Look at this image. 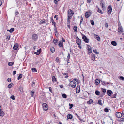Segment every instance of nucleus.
Returning <instances> with one entry per match:
<instances>
[{"label":"nucleus","instance_id":"31","mask_svg":"<svg viewBox=\"0 0 124 124\" xmlns=\"http://www.w3.org/2000/svg\"><path fill=\"white\" fill-rule=\"evenodd\" d=\"M95 94L97 95H99L100 94V92L98 90H96L95 92Z\"/></svg>","mask_w":124,"mask_h":124},{"label":"nucleus","instance_id":"32","mask_svg":"<svg viewBox=\"0 0 124 124\" xmlns=\"http://www.w3.org/2000/svg\"><path fill=\"white\" fill-rule=\"evenodd\" d=\"M91 59L93 60H95V54H93L91 57Z\"/></svg>","mask_w":124,"mask_h":124},{"label":"nucleus","instance_id":"7","mask_svg":"<svg viewBox=\"0 0 124 124\" xmlns=\"http://www.w3.org/2000/svg\"><path fill=\"white\" fill-rule=\"evenodd\" d=\"M107 10L108 11V14H110L112 11V8L111 5H109L108 7L107 8Z\"/></svg>","mask_w":124,"mask_h":124},{"label":"nucleus","instance_id":"21","mask_svg":"<svg viewBox=\"0 0 124 124\" xmlns=\"http://www.w3.org/2000/svg\"><path fill=\"white\" fill-rule=\"evenodd\" d=\"M51 21L52 23L54 24V27H55V24H56L55 22L54 21L52 18L51 17Z\"/></svg>","mask_w":124,"mask_h":124},{"label":"nucleus","instance_id":"47","mask_svg":"<svg viewBox=\"0 0 124 124\" xmlns=\"http://www.w3.org/2000/svg\"><path fill=\"white\" fill-rule=\"evenodd\" d=\"M90 22L91 23L92 25H94V22L93 20H91Z\"/></svg>","mask_w":124,"mask_h":124},{"label":"nucleus","instance_id":"5","mask_svg":"<svg viewBox=\"0 0 124 124\" xmlns=\"http://www.w3.org/2000/svg\"><path fill=\"white\" fill-rule=\"evenodd\" d=\"M32 38L33 40L34 41L37 40L38 38V36L37 34H33L32 35Z\"/></svg>","mask_w":124,"mask_h":124},{"label":"nucleus","instance_id":"64","mask_svg":"<svg viewBox=\"0 0 124 124\" xmlns=\"http://www.w3.org/2000/svg\"><path fill=\"white\" fill-rule=\"evenodd\" d=\"M18 14H19V12L18 11H17L15 13L16 15H17Z\"/></svg>","mask_w":124,"mask_h":124},{"label":"nucleus","instance_id":"54","mask_svg":"<svg viewBox=\"0 0 124 124\" xmlns=\"http://www.w3.org/2000/svg\"><path fill=\"white\" fill-rule=\"evenodd\" d=\"M10 98L13 100L15 99V96L14 95L11 96L10 97Z\"/></svg>","mask_w":124,"mask_h":124},{"label":"nucleus","instance_id":"8","mask_svg":"<svg viewBox=\"0 0 124 124\" xmlns=\"http://www.w3.org/2000/svg\"><path fill=\"white\" fill-rule=\"evenodd\" d=\"M91 12H87L85 14V16L86 18H88L91 14Z\"/></svg>","mask_w":124,"mask_h":124},{"label":"nucleus","instance_id":"16","mask_svg":"<svg viewBox=\"0 0 124 124\" xmlns=\"http://www.w3.org/2000/svg\"><path fill=\"white\" fill-rule=\"evenodd\" d=\"M118 31L119 32H123V29L122 27H119L118 30Z\"/></svg>","mask_w":124,"mask_h":124},{"label":"nucleus","instance_id":"36","mask_svg":"<svg viewBox=\"0 0 124 124\" xmlns=\"http://www.w3.org/2000/svg\"><path fill=\"white\" fill-rule=\"evenodd\" d=\"M98 8V10L97 11V12L101 13V14H102L103 13V12L101 10H100Z\"/></svg>","mask_w":124,"mask_h":124},{"label":"nucleus","instance_id":"44","mask_svg":"<svg viewBox=\"0 0 124 124\" xmlns=\"http://www.w3.org/2000/svg\"><path fill=\"white\" fill-rule=\"evenodd\" d=\"M119 79L123 81L124 80V77L122 76L120 77Z\"/></svg>","mask_w":124,"mask_h":124},{"label":"nucleus","instance_id":"27","mask_svg":"<svg viewBox=\"0 0 124 124\" xmlns=\"http://www.w3.org/2000/svg\"><path fill=\"white\" fill-rule=\"evenodd\" d=\"M50 50L52 53L54 52L55 51V49L53 47H52L50 48Z\"/></svg>","mask_w":124,"mask_h":124},{"label":"nucleus","instance_id":"28","mask_svg":"<svg viewBox=\"0 0 124 124\" xmlns=\"http://www.w3.org/2000/svg\"><path fill=\"white\" fill-rule=\"evenodd\" d=\"M73 29L74 31V32H76L77 31V27L76 26H74V27Z\"/></svg>","mask_w":124,"mask_h":124},{"label":"nucleus","instance_id":"60","mask_svg":"<svg viewBox=\"0 0 124 124\" xmlns=\"http://www.w3.org/2000/svg\"><path fill=\"white\" fill-rule=\"evenodd\" d=\"M58 16V15H55L54 16V18H56V20H58V18L56 17L57 16Z\"/></svg>","mask_w":124,"mask_h":124},{"label":"nucleus","instance_id":"35","mask_svg":"<svg viewBox=\"0 0 124 124\" xmlns=\"http://www.w3.org/2000/svg\"><path fill=\"white\" fill-rule=\"evenodd\" d=\"M100 4L101 6H102L103 8L104 9L105 8V6L104 4L102 3H100Z\"/></svg>","mask_w":124,"mask_h":124},{"label":"nucleus","instance_id":"20","mask_svg":"<svg viewBox=\"0 0 124 124\" xmlns=\"http://www.w3.org/2000/svg\"><path fill=\"white\" fill-rule=\"evenodd\" d=\"M46 23V21L45 19L41 20L40 22V23L41 24H43Z\"/></svg>","mask_w":124,"mask_h":124},{"label":"nucleus","instance_id":"45","mask_svg":"<svg viewBox=\"0 0 124 124\" xmlns=\"http://www.w3.org/2000/svg\"><path fill=\"white\" fill-rule=\"evenodd\" d=\"M102 84L104 85H107V82L105 81L102 82Z\"/></svg>","mask_w":124,"mask_h":124},{"label":"nucleus","instance_id":"59","mask_svg":"<svg viewBox=\"0 0 124 124\" xmlns=\"http://www.w3.org/2000/svg\"><path fill=\"white\" fill-rule=\"evenodd\" d=\"M35 83L34 82H33L32 84V87L33 86L35 85Z\"/></svg>","mask_w":124,"mask_h":124},{"label":"nucleus","instance_id":"52","mask_svg":"<svg viewBox=\"0 0 124 124\" xmlns=\"http://www.w3.org/2000/svg\"><path fill=\"white\" fill-rule=\"evenodd\" d=\"M55 34L56 37H58L59 36V33L57 31H56L55 32Z\"/></svg>","mask_w":124,"mask_h":124},{"label":"nucleus","instance_id":"6","mask_svg":"<svg viewBox=\"0 0 124 124\" xmlns=\"http://www.w3.org/2000/svg\"><path fill=\"white\" fill-rule=\"evenodd\" d=\"M115 115L117 117L119 118H121L122 116V113L119 112H116L115 114Z\"/></svg>","mask_w":124,"mask_h":124},{"label":"nucleus","instance_id":"3","mask_svg":"<svg viewBox=\"0 0 124 124\" xmlns=\"http://www.w3.org/2000/svg\"><path fill=\"white\" fill-rule=\"evenodd\" d=\"M82 38L86 43H88L89 42V39L87 38L86 36L83 34H82Z\"/></svg>","mask_w":124,"mask_h":124},{"label":"nucleus","instance_id":"10","mask_svg":"<svg viewBox=\"0 0 124 124\" xmlns=\"http://www.w3.org/2000/svg\"><path fill=\"white\" fill-rule=\"evenodd\" d=\"M76 42L78 45H79L81 44V40L78 38V39L76 40Z\"/></svg>","mask_w":124,"mask_h":124},{"label":"nucleus","instance_id":"58","mask_svg":"<svg viewBox=\"0 0 124 124\" xmlns=\"http://www.w3.org/2000/svg\"><path fill=\"white\" fill-rule=\"evenodd\" d=\"M54 3L56 4H58V2L56 0H54Z\"/></svg>","mask_w":124,"mask_h":124},{"label":"nucleus","instance_id":"18","mask_svg":"<svg viewBox=\"0 0 124 124\" xmlns=\"http://www.w3.org/2000/svg\"><path fill=\"white\" fill-rule=\"evenodd\" d=\"M94 36L98 41H99L100 40V38L98 36L95 35Z\"/></svg>","mask_w":124,"mask_h":124},{"label":"nucleus","instance_id":"13","mask_svg":"<svg viewBox=\"0 0 124 124\" xmlns=\"http://www.w3.org/2000/svg\"><path fill=\"white\" fill-rule=\"evenodd\" d=\"M87 47L88 48V51L89 53H92L91 47L89 45H87Z\"/></svg>","mask_w":124,"mask_h":124},{"label":"nucleus","instance_id":"23","mask_svg":"<svg viewBox=\"0 0 124 124\" xmlns=\"http://www.w3.org/2000/svg\"><path fill=\"white\" fill-rule=\"evenodd\" d=\"M101 89L102 90V92L103 93V96L105 95V92L106 91V89H103V88H102Z\"/></svg>","mask_w":124,"mask_h":124},{"label":"nucleus","instance_id":"55","mask_svg":"<svg viewBox=\"0 0 124 124\" xmlns=\"http://www.w3.org/2000/svg\"><path fill=\"white\" fill-rule=\"evenodd\" d=\"M105 27L107 28L108 27V24L107 23H105Z\"/></svg>","mask_w":124,"mask_h":124},{"label":"nucleus","instance_id":"49","mask_svg":"<svg viewBox=\"0 0 124 124\" xmlns=\"http://www.w3.org/2000/svg\"><path fill=\"white\" fill-rule=\"evenodd\" d=\"M83 21V19L82 17H81V20L80 21V25L81 24L82 21Z\"/></svg>","mask_w":124,"mask_h":124},{"label":"nucleus","instance_id":"46","mask_svg":"<svg viewBox=\"0 0 124 124\" xmlns=\"http://www.w3.org/2000/svg\"><path fill=\"white\" fill-rule=\"evenodd\" d=\"M104 110L105 112H108L109 111L108 109L107 108H104Z\"/></svg>","mask_w":124,"mask_h":124},{"label":"nucleus","instance_id":"37","mask_svg":"<svg viewBox=\"0 0 124 124\" xmlns=\"http://www.w3.org/2000/svg\"><path fill=\"white\" fill-rule=\"evenodd\" d=\"M53 41L54 43L55 44H57L58 42V40L57 39H53Z\"/></svg>","mask_w":124,"mask_h":124},{"label":"nucleus","instance_id":"2","mask_svg":"<svg viewBox=\"0 0 124 124\" xmlns=\"http://www.w3.org/2000/svg\"><path fill=\"white\" fill-rule=\"evenodd\" d=\"M76 85V82L74 80L71 81L70 83L69 86H70L73 88H74L75 87Z\"/></svg>","mask_w":124,"mask_h":124},{"label":"nucleus","instance_id":"29","mask_svg":"<svg viewBox=\"0 0 124 124\" xmlns=\"http://www.w3.org/2000/svg\"><path fill=\"white\" fill-rule=\"evenodd\" d=\"M116 95L117 93H115V94L112 95L111 96V97L112 98H115L116 97Z\"/></svg>","mask_w":124,"mask_h":124},{"label":"nucleus","instance_id":"11","mask_svg":"<svg viewBox=\"0 0 124 124\" xmlns=\"http://www.w3.org/2000/svg\"><path fill=\"white\" fill-rule=\"evenodd\" d=\"M80 91V86H78L76 88V93H79Z\"/></svg>","mask_w":124,"mask_h":124},{"label":"nucleus","instance_id":"19","mask_svg":"<svg viewBox=\"0 0 124 124\" xmlns=\"http://www.w3.org/2000/svg\"><path fill=\"white\" fill-rule=\"evenodd\" d=\"M98 103L99 105H102V100H98Z\"/></svg>","mask_w":124,"mask_h":124},{"label":"nucleus","instance_id":"33","mask_svg":"<svg viewBox=\"0 0 124 124\" xmlns=\"http://www.w3.org/2000/svg\"><path fill=\"white\" fill-rule=\"evenodd\" d=\"M13 85V83H11L8 85V88H11L12 87V85Z\"/></svg>","mask_w":124,"mask_h":124},{"label":"nucleus","instance_id":"30","mask_svg":"<svg viewBox=\"0 0 124 124\" xmlns=\"http://www.w3.org/2000/svg\"><path fill=\"white\" fill-rule=\"evenodd\" d=\"M93 103V100L91 99H90V100L88 101L87 103L88 104H90L91 103Z\"/></svg>","mask_w":124,"mask_h":124},{"label":"nucleus","instance_id":"22","mask_svg":"<svg viewBox=\"0 0 124 124\" xmlns=\"http://www.w3.org/2000/svg\"><path fill=\"white\" fill-rule=\"evenodd\" d=\"M56 78L54 76H53L52 77V81L54 82L56 81Z\"/></svg>","mask_w":124,"mask_h":124},{"label":"nucleus","instance_id":"41","mask_svg":"<svg viewBox=\"0 0 124 124\" xmlns=\"http://www.w3.org/2000/svg\"><path fill=\"white\" fill-rule=\"evenodd\" d=\"M69 106H70V107H69V108L70 109H71L72 108L73 106V104H71L70 103L69 104Z\"/></svg>","mask_w":124,"mask_h":124},{"label":"nucleus","instance_id":"42","mask_svg":"<svg viewBox=\"0 0 124 124\" xmlns=\"http://www.w3.org/2000/svg\"><path fill=\"white\" fill-rule=\"evenodd\" d=\"M34 93V92L33 91H31V97H33V96Z\"/></svg>","mask_w":124,"mask_h":124},{"label":"nucleus","instance_id":"39","mask_svg":"<svg viewBox=\"0 0 124 124\" xmlns=\"http://www.w3.org/2000/svg\"><path fill=\"white\" fill-rule=\"evenodd\" d=\"M14 30V28H12L9 30V32L10 33H11Z\"/></svg>","mask_w":124,"mask_h":124},{"label":"nucleus","instance_id":"12","mask_svg":"<svg viewBox=\"0 0 124 124\" xmlns=\"http://www.w3.org/2000/svg\"><path fill=\"white\" fill-rule=\"evenodd\" d=\"M67 119H71L72 118L73 116L71 114H69L67 116Z\"/></svg>","mask_w":124,"mask_h":124},{"label":"nucleus","instance_id":"43","mask_svg":"<svg viewBox=\"0 0 124 124\" xmlns=\"http://www.w3.org/2000/svg\"><path fill=\"white\" fill-rule=\"evenodd\" d=\"M22 77V74H19V76L18 77L17 79L18 80L20 79Z\"/></svg>","mask_w":124,"mask_h":124},{"label":"nucleus","instance_id":"17","mask_svg":"<svg viewBox=\"0 0 124 124\" xmlns=\"http://www.w3.org/2000/svg\"><path fill=\"white\" fill-rule=\"evenodd\" d=\"M111 44L112 45L114 46H116L117 45V43L116 42L114 41H112L111 42Z\"/></svg>","mask_w":124,"mask_h":124},{"label":"nucleus","instance_id":"56","mask_svg":"<svg viewBox=\"0 0 124 124\" xmlns=\"http://www.w3.org/2000/svg\"><path fill=\"white\" fill-rule=\"evenodd\" d=\"M119 121L120 122L124 121V118H121L120 119V120Z\"/></svg>","mask_w":124,"mask_h":124},{"label":"nucleus","instance_id":"50","mask_svg":"<svg viewBox=\"0 0 124 124\" xmlns=\"http://www.w3.org/2000/svg\"><path fill=\"white\" fill-rule=\"evenodd\" d=\"M10 36L9 35L7 36V37L6 38V39L8 40V41L10 39Z\"/></svg>","mask_w":124,"mask_h":124},{"label":"nucleus","instance_id":"4","mask_svg":"<svg viewBox=\"0 0 124 124\" xmlns=\"http://www.w3.org/2000/svg\"><path fill=\"white\" fill-rule=\"evenodd\" d=\"M42 106L44 111H46L48 109V106L46 103H43Z\"/></svg>","mask_w":124,"mask_h":124},{"label":"nucleus","instance_id":"34","mask_svg":"<svg viewBox=\"0 0 124 124\" xmlns=\"http://www.w3.org/2000/svg\"><path fill=\"white\" fill-rule=\"evenodd\" d=\"M14 64V62H10L8 63V65L9 66H11L13 65Z\"/></svg>","mask_w":124,"mask_h":124},{"label":"nucleus","instance_id":"40","mask_svg":"<svg viewBox=\"0 0 124 124\" xmlns=\"http://www.w3.org/2000/svg\"><path fill=\"white\" fill-rule=\"evenodd\" d=\"M31 70L33 72H36L37 71V70L35 68H32L31 69Z\"/></svg>","mask_w":124,"mask_h":124},{"label":"nucleus","instance_id":"53","mask_svg":"<svg viewBox=\"0 0 124 124\" xmlns=\"http://www.w3.org/2000/svg\"><path fill=\"white\" fill-rule=\"evenodd\" d=\"M93 51L94 53L96 54H99V52H97V50L96 49L94 50Z\"/></svg>","mask_w":124,"mask_h":124},{"label":"nucleus","instance_id":"62","mask_svg":"<svg viewBox=\"0 0 124 124\" xmlns=\"http://www.w3.org/2000/svg\"><path fill=\"white\" fill-rule=\"evenodd\" d=\"M70 17H68L67 18V22H70Z\"/></svg>","mask_w":124,"mask_h":124},{"label":"nucleus","instance_id":"51","mask_svg":"<svg viewBox=\"0 0 124 124\" xmlns=\"http://www.w3.org/2000/svg\"><path fill=\"white\" fill-rule=\"evenodd\" d=\"M40 53V52H35L34 53V54L36 55H38Z\"/></svg>","mask_w":124,"mask_h":124},{"label":"nucleus","instance_id":"24","mask_svg":"<svg viewBox=\"0 0 124 124\" xmlns=\"http://www.w3.org/2000/svg\"><path fill=\"white\" fill-rule=\"evenodd\" d=\"M5 114V113L3 111H1L0 112V115L1 116H3Z\"/></svg>","mask_w":124,"mask_h":124},{"label":"nucleus","instance_id":"25","mask_svg":"<svg viewBox=\"0 0 124 124\" xmlns=\"http://www.w3.org/2000/svg\"><path fill=\"white\" fill-rule=\"evenodd\" d=\"M70 54L69 53H68V56H67V58L66 59V60L68 62L69 61V60L70 58Z\"/></svg>","mask_w":124,"mask_h":124},{"label":"nucleus","instance_id":"14","mask_svg":"<svg viewBox=\"0 0 124 124\" xmlns=\"http://www.w3.org/2000/svg\"><path fill=\"white\" fill-rule=\"evenodd\" d=\"M58 45L60 47H62V48H63V44L62 42L61 41H59V42Z\"/></svg>","mask_w":124,"mask_h":124},{"label":"nucleus","instance_id":"1","mask_svg":"<svg viewBox=\"0 0 124 124\" xmlns=\"http://www.w3.org/2000/svg\"><path fill=\"white\" fill-rule=\"evenodd\" d=\"M68 17L71 18L73 16L74 13L73 11L71 9H69L68 11Z\"/></svg>","mask_w":124,"mask_h":124},{"label":"nucleus","instance_id":"9","mask_svg":"<svg viewBox=\"0 0 124 124\" xmlns=\"http://www.w3.org/2000/svg\"><path fill=\"white\" fill-rule=\"evenodd\" d=\"M107 94L109 96H111L113 93V92L111 90H107Z\"/></svg>","mask_w":124,"mask_h":124},{"label":"nucleus","instance_id":"63","mask_svg":"<svg viewBox=\"0 0 124 124\" xmlns=\"http://www.w3.org/2000/svg\"><path fill=\"white\" fill-rule=\"evenodd\" d=\"M41 49H39L37 51V52H40V53L41 52Z\"/></svg>","mask_w":124,"mask_h":124},{"label":"nucleus","instance_id":"48","mask_svg":"<svg viewBox=\"0 0 124 124\" xmlns=\"http://www.w3.org/2000/svg\"><path fill=\"white\" fill-rule=\"evenodd\" d=\"M75 115L79 119V120H80V117L78 116L77 114L75 113Z\"/></svg>","mask_w":124,"mask_h":124},{"label":"nucleus","instance_id":"38","mask_svg":"<svg viewBox=\"0 0 124 124\" xmlns=\"http://www.w3.org/2000/svg\"><path fill=\"white\" fill-rule=\"evenodd\" d=\"M62 96L63 98H66L67 97V95L65 94H62Z\"/></svg>","mask_w":124,"mask_h":124},{"label":"nucleus","instance_id":"26","mask_svg":"<svg viewBox=\"0 0 124 124\" xmlns=\"http://www.w3.org/2000/svg\"><path fill=\"white\" fill-rule=\"evenodd\" d=\"M100 82V80L97 79L95 80V83L96 84V85H98L99 84Z\"/></svg>","mask_w":124,"mask_h":124},{"label":"nucleus","instance_id":"57","mask_svg":"<svg viewBox=\"0 0 124 124\" xmlns=\"http://www.w3.org/2000/svg\"><path fill=\"white\" fill-rule=\"evenodd\" d=\"M7 81L9 82H10L11 81V79L10 78H9L7 79Z\"/></svg>","mask_w":124,"mask_h":124},{"label":"nucleus","instance_id":"15","mask_svg":"<svg viewBox=\"0 0 124 124\" xmlns=\"http://www.w3.org/2000/svg\"><path fill=\"white\" fill-rule=\"evenodd\" d=\"M18 47V44H15L13 47V49L14 50H17Z\"/></svg>","mask_w":124,"mask_h":124},{"label":"nucleus","instance_id":"61","mask_svg":"<svg viewBox=\"0 0 124 124\" xmlns=\"http://www.w3.org/2000/svg\"><path fill=\"white\" fill-rule=\"evenodd\" d=\"M16 71H14L13 72V75H15L16 74Z\"/></svg>","mask_w":124,"mask_h":124}]
</instances>
